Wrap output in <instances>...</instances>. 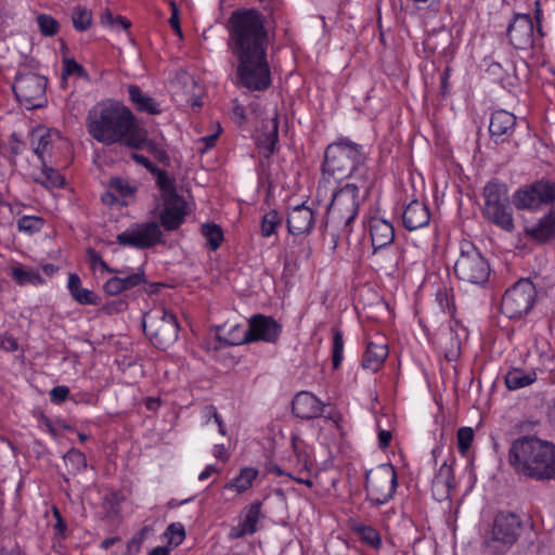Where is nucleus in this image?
<instances>
[{
	"label": "nucleus",
	"instance_id": "40",
	"mask_svg": "<svg viewBox=\"0 0 555 555\" xmlns=\"http://www.w3.org/2000/svg\"><path fill=\"white\" fill-rule=\"evenodd\" d=\"M72 21L76 30L85 31L92 24V13L86 8L76 7L72 13Z\"/></svg>",
	"mask_w": 555,
	"mask_h": 555
},
{
	"label": "nucleus",
	"instance_id": "49",
	"mask_svg": "<svg viewBox=\"0 0 555 555\" xmlns=\"http://www.w3.org/2000/svg\"><path fill=\"white\" fill-rule=\"evenodd\" d=\"M167 534L169 537L170 543L175 545H179L182 543L185 537L184 528L181 524H171L167 528Z\"/></svg>",
	"mask_w": 555,
	"mask_h": 555
},
{
	"label": "nucleus",
	"instance_id": "11",
	"mask_svg": "<svg viewBox=\"0 0 555 555\" xmlns=\"http://www.w3.org/2000/svg\"><path fill=\"white\" fill-rule=\"evenodd\" d=\"M535 296L533 283L528 279H521L505 292L501 311L509 319L521 318L532 309Z\"/></svg>",
	"mask_w": 555,
	"mask_h": 555
},
{
	"label": "nucleus",
	"instance_id": "30",
	"mask_svg": "<svg viewBox=\"0 0 555 555\" xmlns=\"http://www.w3.org/2000/svg\"><path fill=\"white\" fill-rule=\"evenodd\" d=\"M258 470L251 467H245L241 469L238 476L230 480L225 485V490L234 491L236 493H243L249 489L253 481L256 479Z\"/></svg>",
	"mask_w": 555,
	"mask_h": 555
},
{
	"label": "nucleus",
	"instance_id": "37",
	"mask_svg": "<svg viewBox=\"0 0 555 555\" xmlns=\"http://www.w3.org/2000/svg\"><path fill=\"white\" fill-rule=\"evenodd\" d=\"M283 219V216L276 210L272 209L268 211L261 221V235L263 237H269L274 234L276 229L281 227Z\"/></svg>",
	"mask_w": 555,
	"mask_h": 555
},
{
	"label": "nucleus",
	"instance_id": "18",
	"mask_svg": "<svg viewBox=\"0 0 555 555\" xmlns=\"http://www.w3.org/2000/svg\"><path fill=\"white\" fill-rule=\"evenodd\" d=\"M279 138V118L275 112L264 117L258 129L257 144L263 156L269 157L275 149Z\"/></svg>",
	"mask_w": 555,
	"mask_h": 555
},
{
	"label": "nucleus",
	"instance_id": "29",
	"mask_svg": "<svg viewBox=\"0 0 555 555\" xmlns=\"http://www.w3.org/2000/svg\"><path fill=\"white\" fill-rule=\"evenodd\" d=\"M68 289L79 304L98 305V296L92 291L81 287L80 278L76 273H70L68 276Z\"/></svg>",
	"mask_w": 555,
	"mask_h": 555
},
{
	"label": "nucleus",
	"instance_id": "35",
	"mask_svg": "<svg viewBox=\"0 0 555 555\" xmlns=\"http://www.w3.org/2000/svg\"><path fill=\"white\" fill-rule=\"evenodd\" d=\"M42 170L39 177H36L34 180L37 183L44 185L46 188H61L63 186L65 180L63 176H61L55 169L49 167L47 162L41 163Z\"/></svg>",
	"mask_w": 555,
	"mask_h": 555
},
{
	"label": "nucleus",
	"instance_id": "34",
	"mask_svg": "<svg viewBox=\"0 0 555 555\" xmlns=\"http://www.w3.org/2000/svg\"><path fill=\"white\" fill-rule=\"evenodd\" d=\"M11 275L20 285H38L43 283L38 270L25 269L20 264L12 268Z\"/></svg>",
	"mask_w": 555,
	"mask_h": 555
},
{
	"label": "nucleus",
	"instance_id": "55",
	"mask_svg": "<svg viewBox=\"0 0 555 555\" xmlns=\"http://www.w3.org/2000/svg\"><path fill=\"white\" fill-rule=\"evenodd\" d=\"M111 188L116 190L122 196H127L133 191L129 183L121 179H112Z\"/></svg>",
	"mask_w": 555,
	"mask_h": 555
},
{
	"label": "nucleus",
	"instance_id": "47",
	"mask_svg": "<svg viewBox=\"0 0 555 555\" xmlns=\"http://www.w3.org/2000/svg\"><path fill=\"white\" fill-rule=\"evenodd\" d=\"M76 75L77 77L88 79L86 69L74 59H65L63 66V77Z\"/></svg>",
	"mask_w": 555,
	"mask_h": 555
},
{
	"label": "nucleus",
	"instance_id": "27",
	"mask_svg": "<svg viewBox=\"0 0 555 555\" xmlns=\"http://www.w3.org/2000/svg\"><path fill=\"white\" fill-rule=\"evenodd\" d=\"M485 205L482 211L509 203L508 190L504 183L491 181L483 189Z\"/></svg>",
	"mask_w": 555,
	"mask_h": 555
},
{
	"label": "nucleus",
	"instance_id": "45",
	"mask_svg": "<svg viewBox=\"0 0 555 555\" xmlns=\"http://www.w3.org/2000/svg\"><path fill=\"white\" fill-rule=\"evenodd\" d=\"M475 434L472 427H461L457 430V448L462 455H466L474 440Z\"/></svg>",
	"mask_w": 555,
	"mask_h": 555
},
{
	"label": "nucleus",
	"instance_id": "46",
	"mask_svg": "<svg viewBox=\"0 0 555 555\" xmlns=\"http://www.w3.org/2000/svg\"><path fill=\"white\" fill-rule=\"evenodd\" d=\"M88 260L91 264V268L94 270L96 267H100L102 270L108 273L124 274V271L111 268L101 257V255L92 248L87 250Z\"/></svg>",
	"mask_w": 555,
	"mask_h": 555
},
{
	"label": "nucleus",
	"instance_id": "36",
	"mask_svg": "<svg viewBox=\"0 0 555 555\" xmlns=\"http://www.w3.org/2000/svg\"><path fill=\"white\" fill-rule=\"evenodd\" d=\"M434 486L442 487L448 492L451 488H453L455 486L454 470H453V467L451 464H448L447 462H444L440 466L438 473L436 474V476L434 478Z\"/></svg>",
	"mask_w": 555,
	"mask_h": 555
},
{
	"label": "nucleus",
	"instance_id": "51",
	"mask_svg": "<svg viewBox=\"0 0 555 555\" xmlns=\"http://www.w3.org/2000/svg\"><path fill=\"white\" fill-rule=\"evenodd\" d=\"M147 532V528L141 529L129 542L127 545V551L129 554H135L140 551L141 544L144 540L145 533Z\"/></svg>",
	"mask_w": 555,
	"mask_h": 555
},
{
	"label": "nucleus",
	"instance_id": "48",
	"mask_svg": "<svg viewBox=\"0 0 555 555\" xmlns=\"http://www.w3.org/2000/svg\"><path fill=\"white\" fill-rule=\"evenodd\" d=\"M120 280L124 291L131 289L146 282L143 271H138L126 276H120Z\"/></svg>",
	"mask_w": 555,
	"mask_h": 555
},
{
	"label": "nucleus",
	"instance_id": "56",
	"mask_svg": "<svg viewBox=\"0 0 555 555\" xmlns=\"http://www.w3.org/2000/svg\"><path fill=\"white\" fill-rule=\"evenodd\" d=\"M233 119L238 125L242 126L247 120L246 109L241 104H235L232 111Z\"/></svg>",
	"mask_w": 555,
	"mask_h": 555
},
{
	"label": "nucleus",
	"instance_id": "16",
	"mask_svg": "<svg viewBox=\"0 0 555 555\" xmlns=\"http://www.w3.org/2000/svg\"><path fill=\"white\" fill-rule=\"evenodd\" d=\"M507 37L514 48L525 50L533 43V23L529 14H516L507 27Z\"/></svg>",
	"mask_w": 555,
	"mask_h": 555
},
{
	"label": "nucleus",
	"instance_id": "41",
	"mask_svg": "<svg viewBox=\"0 0 555 555\" xmlns=\"http://www.w3.org/2000/svg\"><path fill=\"white\" fill-rule=\"evenodd\" d=\"M155 177L156 184L163 192L164 198L179 196L176 191L175 179L170 178L165 170L160 169Z\"/></svg>",
	"mask_w": 555,
	"mask_h": 555
},
{
	"label": "nucleus",
	"instance_id": "53",
	"mask_svg": "<svg viewBox=\"0 0 555 555\" xmlns=\"http://www.w3.org/2000/svg\"><path fill=\"white\" fill-rule=\"evenodd\" d=\"M204 412L208 420L210 417H212L215 420V423L218 425L219 433L224 436L225 435V426H224V423H223L221 416L218 414L216 408L214 405H207L205 408Z\"/></svg>",
	"mask_w": 555,
	"mask_h": 555
},
{
	"label": "nucleus",
	"instance_id": "44",
	"mask_svg": "<svg viewBox=\"0 0 555 555\" xmlns=\"http://www.w3.org/2000/svg\"><path fill=\"white\" fill-rule=\"evenodd\" d=\"M36 21L43 36H54L59 31V22L48 14H39Z\"/></svg>",
	"mask_w": 555,
	"mask_h": 555
},
{
	"label": "nucleus",
	"instance_id": "10",
	"mask_svg": "<svg viewBox=\"0 0 555 555\" xmlns=\"http://www.w3.org/2000/svg\"><path fill=\"white\" fill-rule=\"evenodd\" d=\"M397 486V473L391 464H382L366 472L364 487L366 498L376 506L391 500Z\"/></svg>",
	"mask_w": 555,
	"mask_h": 555
},
{
	"label": "nucleus",
	"instance_id": "58",
	"mask_svg": "<svg viewBox=\"0 0 555 555\" xmlns=\"http://www.w3.org/2000/svg\"><path fill=\"white\" fill-rule=\"evenodd\" d=\"M17 343L12 336H3L0 337V348L5 349L7 351H15L17 350Z\"/></svg>",
	"mask_w": 555,
	"mask_h": 555
},
{
	"label": "nucleus",
	"instance_id": "28",
	"mask_svg": "<svg viewBox=\"0 0 555 555\" xmlns=\"http://www.w3.org/2000/svg\"><path fill=\"white\" fill-rule=\"evenodd\" d=\"M482 215L489 222L495 224L503 231L511 233L515 229L513 210L509 203L482 211Z\"/></svg>",
	"mask_w": 555,
	"mask_h": 555
},
{
	"label": "nucleus",
	"instance_id": "42",
	"mask_svg": "<svg viewBox=\"0 0 555 555\" xmlns=\"http://www.w3.org/2000/svg\"><path fill=\"white\" fill-rule=\"evenodd\" d=\"M332 333H333L332 363H333L334 369H338L343 361L344 338H343V333L338 327H333Z\"/></svg>",
	"mask_w": 555,
	"mask_h": 555
},
{
	"label": "nucleus",
	"instance_id": "21",
	"mask_svg": "<svg viewBox=\"0 0 555 555\" xmlns=\"http://www.w3.org/2000/svg\"><path fill=\"white\" fill-rule=\"evenodd\" d=\"M186 215V205L181 196L165 198V207L160 214L162 224L173 231L180 227Z\"/></svg>",
	"mask_w": 555,
	"mask_h": 555
},
{
	"label": "nucleus",
	"instance_id": "38",
	"mask_svg": "<svg viewBox=\"0 0 555 555\" xmlns=\"http://www.w3.org/2000/svg\"><path fill=\"white\" fill-rule=\"evenodd\" d=\"M64 461L72 474L80 473L87 468V460L82 452L77 449H70L65 455Z\"/></svg>",
	"mask_w": 555,
	"mask_h": 555
},
{
	"label": "nucleus",
	"instance_id": "8",
	"mask_svg": "<svg viewBox=\"0 0 555 555\" xmlns=\"http://www.w3.org/2000/svg\"><path fill=\"white\" fill-rule=\"evenodd\" d=\"M521 528L519 517L509 512L499 513L491 531L487 534L483 546L490 554L506 552L518 539Z\"/></svg>",
	"mask_w": 555,
	"mask_h": 555
},
{
	"label": "nucleus",
	"instance_id": "20",
	"mask_svg": "<svg viewBox=\"0 0 555 555\" xmlns=\"http://www.w3.org/2000/svg\"><path fill=\"white\" fill-rule=\"evenodd\" d=\"M293 414L301 420H311L321 415L322 402L308 391L298 392L292 403Z\"/></svg>",
	"mask_w": 555,
	"mask_h": 555
},
{
	"label": "nucleus",
	"instance_id": "7",
	"mask_svg": "<svg viewBox=\"0 0 555 555\" xmlns=\"http://www.w3.org/2000/svg\"><path fill=\"white\" fill-rule=\"evenodd\" d=\"M454 273L459 280L481 285L490 275V266L477 247L466 240L460 242L459 257L454 263Z\"/></svg>",
	"mask_w": 555,
	"mask_h": 555
},
{
	"label": "nucleus",
	"instance_id": "52",
	"mask_svg": "<svg viewBox=\"0 0 555 555\" xmlns=\"http://www.w3.org/2000/svg\"><path fill=\"white\" fill-rule=\"evenodd\" d=\"M297 462L300 465L299 474H308L310 468L312 467V462L310 461L307 453L298 451L296 446L294 444Z\"/></svg>",
	"mask_w": 555,
	"mask_h": 555
},
{
	"label": "nucleus",
	"instance_id": "33",
	"mask_svg": "<svg viewBox=\"0 0 555 555\" xmlns=\"http://www.w3.org/2000/svg\"><path fill=\"white\" fill-rule=\"evenodd\" d=\"M537 379L534 372H525L520 369L511 370L505 376L506 387L511 390L531 385Z\"/></svg>",
	"mask_w": 555,
	"mask_h": 555
},
{
	"label": "nucleus",
	"instance_id": "32",
	"mask_svg": "<svg viewBox=\"0 0 555 555\" xmlns=\"http://www.w3.org/2000/svg\"><path fill=\"white\" fill-rule=\"evenodd\" d=\"M219 331L223 332L225 336L222 337L221 335H218V339L220 341H224L227 345L237 346L242 344H249L250 336L248 334V327L245 328L243 325L236 324L227 331V325L224 324L219 327Z\"/></svg>",
	"mask_w": 555,
	"mask_h": 555
},
{
	"label": "nucleus",
	"instance_id": "26",
	"mask_svg": "<svg viewBox=\"0 0 555 555\" xmlns=\"http://www.w3.org/2000/svg\"><path fill=\"white\" fill-rule=\"evenodd\" d=\"M388 356V347L384 343L369 341L362 359V366L371 372H377Z\"/></svg>",
	"mask_w": 555,
	"mask_h": 555
},
{
	"label": "nucleus",
	"instance_id": "6",
	"mask_svg": "<svg viewBox=\"0 0 555 555\" xmlns=\"http://www.w3.org/2000/svg\"><path fill=\"white\" fill-rule=\"evenodd\" d=\"M359 189L360 186L356 183H347L333 194L327 208L326 228L330 223H333L336 227H341L346 235L350 234V224L358 215L359 209Z\"/></svg>",
	"mask_w": 555,
	"mask_h": 555
},
{
	"label": "nucleus",
	"instance_id": "63",
	"mask_svg": "<svg viewBox=\"0 0 555 555\" xmlns=\"http://www.w3.org/2000/svg\"><path fill=\"white\" fill-rule=\"evenodd\" d=\"M130 26H131L130 21H128L124 16L118 15V16H116L115 24L112 27H120L122 29H128Z\"/></svg>",
	"mask_w": 555,
	"mask_h": 555
},
{
	"label": "nucleus",
	"instance_id": "60",
	"mask_svg": "<svg viewBox=\"0 0 555 555\" xmlns=\"http://www.w3.org/2000/svg\"><path fill=\"white\" fill-rule=\"evenodd\" d=\"M220 132H221V128L219 126L218 130L215 133L206 135V137H203L201 139V141H203L206 144V149H211L212 146H215L216 141H217Z\"/></svg>",
	"mask_w": 555,
	"mask_h": 555
},
{
	"label": "nucleus",
	"instance_id": "59",
	"mask_svg": "<svg viewBox=\"0 0 555 555\" xmlns=\"http://www.w3.org/2000/svg\"><path fill=\"white\" fill-rule=\"evenodd\" d=\"M391 441V433L389 430L380 429L378 433V444L379 448L386 449Z\"/></svg>",
	"mask_w": 555,
	"mask_h": 555
},
{
	"label": "nucleus",
	"instance_id": "43",
	"mask_svg": "<svg viewBox=\"0 0 555 555\" xmlns=\"http://www.w3.org/2000/svg\"><path fill=\"white\" fill-rule=\"evenodd\" d=\"M42 225L43 220L36 216H24L17 221L18 230L28 234L39 232Z\"/></svg>",
	"mask_w": 555,
	"mask_h": 555
},
{
	"label": "nucleus",
	"instance_id": "5",
	"mask_svg": "<svg viewBox=\"0 0 555 555\" xmlns=\"http://www.w3.org/2000/svg\"><path fill=\"white\" fill-rule=\"evenodd\" d=\"M142 326L145 335L158 349L166 350L178 339L177 318L165 307H156L146 312L142 319Z\"/></svg>",
	"mask_w": 555,
	"mask_h": 555
},
{
	"label": "nucleus",
	"instance_id": "24",
	"mask_svg": "<svg viewBox=\"0 0 555 555\" xmlns=\"http://www.w3.org/2000/svg\"><path fill=\"white\" fill-rule=\"evenodd\" d=\"M261 516V502L256 501L246 507L243 520L231 528L230 538L240 539L254 534L257 530V522Z\"/></svg>",
	"mask_w": 555,
	"mask_h": 555
},
{
	"label": "nucleus",
	"instance_id": "14",
	"mask_svg": "<svg viewBox=\"0 0 555 555\" xmlns=\"http://www.w3.org/2000/svg\"><path fill=\"white\" fill-rule=\"evenodd\" d=\"M162 240L163 232L160 227L154 221L135 223L116 237L119 245L138 249L151 248L160 243Z\"/></svg>",
	"mask_w": 555,
	"mask_h": 555
},
{
	"label": "nucleus",
	"instance_id": "22",
	"mask_svg": "<svg viewBox=\"0 0 555 555\" xmlns=\"http://www.w3.org/2000/svg\"><path fill=\"white\" fill-rule=\"evenodd\" d=\"M525 234L532 241L544 244L555 238V211L550 210L532 225H526Z\"/></svg>",
	"mask_w": 555,
	"mask_h": 555
},
{
	"label": "nucleus",
	"instance_id": "25",
	"mask_svg": "<svg viewBox=\"0 0 555 555\" xmlns=\"http://www.w3.org/2000/svg\"><path fill=\"white\" fill-rule=\"evenodd\" d=\"M55 137L50 130L37 128L30 132V146L41 163L46 162V156L51 155Z\"/></svg>",
	"mask_w": 555,
	"mask_h": 555
},
{
	"label": "nucleus",
	"instance_id": "54",
	"mask_svg": "<svg viewBox=\"0 0 555 555\" xmlns=\"http://www.w3.org/2000/svg\"><path fill=\"white\" fill-rule=\"evenodd\" d=\"M68 393V387L57 386L50 391V399L53 403H61L67 398Z\"/></svg>",
	"mask_w": 555,
	"mask_h": 555
},
{
	"label": "nucleus",
	"instance_id": "4",
	"mask_svg": "<svg viewBox=\"0 0 555 555\" xmlns=\"http://www.w3.org/2000/svg\"><path fill=\"white\" fill-rule=\"evenodd\" d=\"M365 158L361 145L347 139H339L326 147L323 170L337 181L351 177L358 171L363 178L366 172Z\"/></svg>",
	"mask_w": 555,
	"mask_h": 555
},
{
	"label": "nucleus",
	"instance_id": "1",
	"mask_svg": "<svg viewBox=\"0 0 555 555\" xmlns=\"http://www.w3.org/2000/svg\"><path fill=\"white\" fill-rule=\"evenodd\" d=\"M228 47L237 60L238 83L251 91L271 86L267 56L269 35L264 15L255 9L234 10L227 21Z\"/></svg>",
	"mask_w": 555,
	"mask_h": 555
},
{
	"label": "nucleus",
	"instance_id": "57",
	"mask_svg": "<svg viewBox=\"0 0 555 555\" xmlns=\"http://www.w3.org/2000/svg\"><path fill=\"white\" fill-rule=\"evenodd\" d=\"M9 150L13 158L22 152V142L18 140L16 133H12L9 139Z\"/></svg>",
	"mask_w": 555,
	"mask_h": 555
},
{
	"label": "nucleus",
	"instance_id": "31",
	"mask_svg": "<svg viewBox=\"0 0 555 555\" xmlns=\"http://www.w3.org/2000/svg\"><path fill=\"white\" fill-rule=\"evenodd\" d=\"M130 100L135 105L137 109L140 112H145L149 114H158L159 109L157 108V104L154 99L144 94L143 91L138 86H130L128 89Z\"/></svg>",
	"mask_w": 555,
	"mask_h": 555
},
{
	"label": "nucleus",
	"instance_id": "2",
	"mask_svg": "<svg viewBox=\"0 0 555 555\" xmlns=\"http://www.w3.org/2000/svg\"><path fill=\"white\" fill-rule=\"evenodd\" d=\"M89 134L104 145L124 142L130 149H141L146 133L140 128L133 114L118 103H101L89 111L87 116Z\"/></svg>",
	"mask_w": 555,
	"mask_h": 555
},
{
	"label": "nucleus",
	"instance_id": "61",
	"mask_svg": "<svg viewBox=\"0 0 555 555\" xmlns=\"http://www.w3.org/2000/svg\"><path fill=\"white\" fill-rule=\"evenodd\" d=\"M169 23H170L171 27L177 31V34H179L181 36V28H180V24H179L178 10L175 7V4H172V14H171V16L169 18Z\"/></svg>",
	"mask_w": 555,
	"mask_h": 555
},
{
	"label": "nucleus",
	"instance_id": "19",
	"mask_svg": "<svg viewBox=\"0 0 555 555\" xmlns=\"http://www.w3.org/2000/svg\"><path fill=\"white\" fill-rule=\"evenodd\" d=\"M286 222L293 235L309 233L314 225L315 214L305 204L297 205L288 211Z\"/></svg>",
	"mask_w": 555,
	"mask_h": 555
},
{
	"label": "nucleus",
	"instance_id": "39",
	"mask_svg": "<svg viewBox=\"0 0 555 555\" xmlns=\"http://www.w3.org/2000/svg\"><path fill=\"white\" fill-rule=\"evenodd\" d=\"M202 234L207 240V244L211 250H216L219 248L223 240V232L219 225L215 223L203 224Z\"/></svg>",
	"mask_w": 555,
	"mask_h": 555
},
{
	"label": "nucleus",
	"instance_id": "13",
	"mask_svg": "<svg viewBox=\"0 0 555 555\" xmlns=\"http://www.w3.org/2000/svg\"><path fill=\"white\" fill-rule=\"evenodd\" d=\"M555 201V182L540 180L518 190L514 194V205L518 209H538L541 205Z\"/></svg>",
	"mask_w": 555,
	"mask_h": 555
},
{
	"label": "nucleus",
	"instance_id": "12",
	"mask_svg": "<svg viewBox=\"0 0 555 555\" xmlns=\"http://www.w3.org/2000/svg\"><path fill=\"white\" fill-rule=\"evenodd\" d=\"M47 80L44 77L26 73L16 76L13 83V92L20 103L26 108L42 106L46 101Z\"/></svg>",
	"mask_w": 555,
	"mask_h": 555
},
{
	"label": "nucleus",
	"instance_id": "64",
	"mask_svg": "<svg viewBox=\"0 0 555 555\" xmlns=\"http://www.w3.org/2000/svg\"><path fill=\"white\" fill-rule=\"evenodd\" d=\"M216 472H217L216 467L214 465H209L199 474L198 479L205 480Z\"/></svg>",
	"mask_w": 555,
	"mask_h": 555
},
{
	"label": "nucleus",
	"instance_id": "3",
	"mask_svg": "<svg viewBox=\"0 0 555 555\" xmlns=\"http://www.w3.org/2000/svg\"><path fill=\"white\" fill-rule=\"evenodd\" d=\"M508 462L517 474L527 478H555V446L534 436L516 439L509 448Z\"/></svg>",
	"mask_w": 555,
	"mask_h": 555
},
{
	"label": "nucleus",
	"instance_id": "62",
	"mask_svg": "<svg viewBox=\"0 0 555 555\" xmlns=\"http://www.w3.org/2000/svg\"><path fill=\"white\" fill-rule=\"evenodd\" d=\"M115 18L113 13L106 9L101 15V23L103 25L113 26L115 24Z\"/></svg>",
	"mask_w": 555,
	"mask_h": 555
},
{
	"label": "nucleus",
	"instance_id": "23",
	"mask_svg": "<svg viewBox=\"0 0 555 555\" xmlns=\"http://www.w3.org/2000/svg\"><path fill=\"white\" fill-rule=\"evenodd\" d=\"M430 221L428 207L420 202L412 201L404 209L402 222L406 230L414 231L426 227Z\"/></svg>",
	"mask_w": 555,
	"mask_h": 555
},
{
	"label": "nucleus",
	"instance_id": "17",
	"mask_svg": "<svg viewBox=\"0 0 555 555\" xmlns=\"http://www.w3.org/2000/svg\"><path fill=\"white\" fill-rule=\"evenodd\" d=\"M517 118L513 113L504 109L495 111L491 115L489 132L495 143H503L509 140L515 131Z\"/></svg>",
	"mask_w": 555,
	"mask_h": 555
},
{
	"label": "nucleus",
	"instance_id": "9",
	"mask_svg": "<svg viewBox=\"0 0 555 555\" xmlns=\"http://www.w3.org/2000/svg\"><path fill=\"white\" fill-rule=\"evenodd\" d=\"M370 234L376 262L379 263L380 268L388 274L395 272L399 266L400 253H378L379 249H383L393 242L395 229L392 224L383 218H371Z\"/></svg>",
	"mask_w": 555,
	"mask_h": 555
},
{
	"label": "nucleus",
	"instance_id": "50",
	"mask_svg": "<svg viewBox=\"0 0 555 555\" xmlns=\"http://www.w3.org/2000/svg\"><path fill=\"white\" fill-rule=\"evenodd\" d=\"M103 289L109 296H116L125 292L121 285L120 276H114L107 280L103 286Z\"/></svg>",
	"mask_w": 555,
	"mask_h": 555
},
{
	"label": "nucleus",
	"instance_id": "15",
	"mask_svg": "<svg viewBox=\"0 0 555 555\" xmlns=\"http://www.w3.org/2000/svg\"><path fill=\"white\" fill-rule=\"evenodd\" d=\"M281 324L272 317L255 314L248 320L249 343L262 340L275 343L281 334Z\"/></svg>",
	"mask_w": 555,
	"mask_h": 555
}]
</instances>
